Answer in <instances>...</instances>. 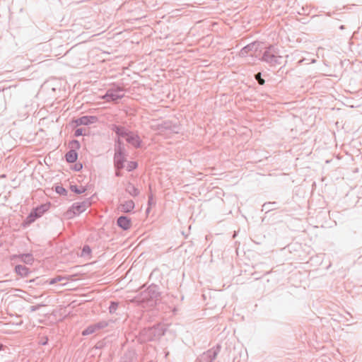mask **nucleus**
<instances>
[{
    "instance_id": "nucleus-15",
    "label": "nucleus",
    "mask_w": 362,
    "mask_h": 362,
    "mask_svg": "<svg viewBox=\"0 0 362 362\" xmlns=\"http://www.w3.org/2000/svg\"><path fill=\"white\" fill-rule=\"evenodd\" d=\"M115 154L117 155H126V150L124 148V145L120 140V139H117L115 141Z\"/></svg>"
},
{
    "instance_id": "nucleus-30",
    "label": "nucleus",
    "mask_w": 362,
    "mask_h": 362,
    "mask_svg": "<svg viewBox=\"0 0 362 362\" xmlns=\"http://www.w3.org/2000/svg\"><path fill=\"white\" fill-rule=\"evenodd\" d=\"M55 191L59 194H66V190L62 186H57Z\"/></svg>"
},
{
    "instance_id": "nucleus-12",
    "label": "nucleus",
    "mask_w": 362,
    "mask_h": 362,
    "mask_svg": "<svg viewBox=\"0 0 362 362\" xmlns=\"http://www.w3.org/2000/svg\"><path fill=\"white\" fill-rule=\"evenodd\" d=\"M126 160V155L114 156V164L117 170H121L124 168V163Z\"/></svg>"
},
{
    "instance_id": "nucleus-21",
    "label": "nucleus",
    "mask_w": 362,
    "mask_h": 362,
    "mask_svg": "<svg viewBox=\"0 0 362 362\" xmlns=\"http://www.w3.org/2000/svg\"><path fill=\"white\" fill-rule=\"evenodd\" d=\"M276 205V202H275L264 203L262 205V211L268 212L269 211L273 210L274 209V206H275Z\"/></svg>"
},
{
    "instance_id": "nucleus-23",
    "label": "nucleus",
    "mask_w": 362,
    "mask_h": 362,
    "mask_svg": "<svg viewBox=\"0 0 362 362\" xmlns=\"http://www.w3.org/2000/svg\"><path fill=\"white\" fill-rule=\"evenodd\" d=\"M38 218H40V216L33 209L30 212L29 216L27 217L26 221H27L28 223H31L34 222Z\"/></svg>"
},
{
    "instance_id": "nucleus-39",
    "label": "nucleus",
    "mask_w": 362,
    "mask_h": 362,
    "mask_svg": "<svg viewBox=\"0 0 362 362\" xmlns=\"http://www.w3.org/2000/svg\"><path fill=\"white\" fill-rule=\"evenodd\" d=\"M339 28L340 30H344V29H345V26H344V25H340V26L339 27Z\"/></svg>"
},
{
    "instance_id": "nucleus-11",
    "label": "nucleus",
    "mask_w": 362,
    "mask_h": 362,
    "mask_svg": "<svg viewBox=\"0 0 362 362\" xmlns=\"http://www.w3.org/2000/svg\"><path fill=\"white\" fill-rule=\"evenodd\" d=\"M134 209V202L132 200H128L120 204L118 209L123 213L131 212Z\"/></svg>"
},
{
    "instance_id": "nucleus-22",
    "label": "nucleus",
    "mask_w": 362,
    "mask_h": 362,
    "mask_svg": "<svg viewBox=\"0 0 362 362\" xmlns=\"http://www.w3.org/2000/svg\"><path fill=\"white\" fill-rule=\"evenodd\" d=\"M38 218H40V216L33 209L30 212L29 216L27 217L26 221H27L28 223H31L34 222Z\"/></svg>"
},
{
    "instance_id": "nucleus-28",
    "label": "nucleus",
    "mask_w": 362,
    "mask_h": 362,
    "mask_svg": "<svg viewBox=\"0 0 362 362\" xmlns=\"http://www.w3.org/2000/svg\"><path fill=\"white\" fill-rule=\"evenodd\" d=\"M64 279H66V278L64 277V276H57L55 278H53V279H50L49 281V284L52 285V284L58 283V282H59V281H62Z\"/></svg>"
},
{
    "instance_id": "nucleus-33",
    "label": "nucleus",
    "mask_w": 362,
    "mask_h": 362,
    "mask_svg": "<svg viewBox=\"0 0 362 362\" xmlns=\"http://www.w3.org/2000/svg\"><path fill=\"white\" fill-rule=\"evenodd\" d=\"M137 167V163L136 162H130L128 164L127 170L129 171H132V170L135 169Z\"/></svg>"
},
{
    "instance_id": "nucleus-2",
    "label": "nucleus",
    "mask_w": 362,
    "mask_h": 362,
    "mask_svg": "<svg viewBox=\"0 0 362 362\" xmlns=\"http://www.w3.org/2000/svg\"><path fill=\"white\" fill-rule=\"evenodd\" d=\"M160 296L158 287L156 285L149 286L145 291L141 293V301L150 303L151 305L153 302L156 301Z\"/></svg>"
},
{
    "instance_id": "nucleus-1",
    "label": "nucleus",
    "mask_w": 362,
    "mask_h": 362,
    "mask_svg": "<svg viewBox=\"0 0 362 362\" xmlns=\"http://www.w3.org/2000/svg\"><path fill=\"white\" fill-rule=\"evenodd\" d=\"M261 60L270 66H276L282 64L283 57L280 55L279 49L274 45H270L262 53Z\"/></svg>"
},
{
    "instance_id": "nucleus-19",
    "label": "nucleus",
    "mask_w": 362,
    "mask_h": 362,
    "mask_svg": "<svg viewBox=\"0 0 362 362\" xmlns=\"http://www.w3.org/2000/svg\"><path fill=\"white\" fill-rule=\"evenodd\" d=\"M18 257L21 259V262L27 264H32L34 261L33 255L30 253L21 254L18 255Z\"/></svg>"
},
{
    "instance_id": "nucleus-38",
    "label": "nucleus",
    "mask_w": 362,
    "mask_h": 362,
    "mask_svg": "<svg viewBox=\"0 0 362 362\" xmlns=\"http://www.w3.org/2000/svg\"><path fill=\"white\" fill-rule=\"evenodd\" d=\"M115 175H116V176H117V177L120 176L119 170H117Z\"/></svg>"
},
{
    "instance_id": "nucleus-36",
    "label": "nucleus",
    "mask_w": 362,
    "mask_h": 362,
    "mask_svg": "<svg viewBox=\"0 0 362 362\" xmlns=\"http://www.w3.org/2000/svg\"><path fill=\"white\" fill-rule=\"evenodd\" d=\"M81 168H82V165L81 164H76V166H75V169L76 170H80Z\"/></svg>"
},
{
    "instance_id": "nucleus-9",
    "label": "nucleus",
    "mask_w": 362,
    "mask_h": 362,
    "mask_svg": "<svg viewBox=\"0 0 362 362\" xmlns=\"http://www.w3.org/2000/svg\"><path fill=\"white\" fill-rule=\"evenodd\" d=\"M117 223L119 227L125 230L129 229L132 226L131 219L125 216H119L117 218Z\"/></svg>"
},
{
    "instance_id": "nucleus-41",
    "label": "nucleus",
    "mask_w": 362,
    "mask_h": 362,
    "mask_svg": "<svg viewBox=\"0 0 362 362\" xmlns=\"http://www.w3.org/2000/svg\"><path fill=\"white\" fill-rule=\"evenodd\" d=\"M1 245V244L0 243V246Z\"/></svg>"
},
{
    "instance_id": "nucleus-5",
    "label": "nucleus",
    "mask_w": 362,
    "mask_h": 362,
    "mask_svg": "<svg viewBox=\"0 0 362 362\" xmlns=\"http://www.w3.org/2000/svg\"><path fill=\"white\" fill-rule=\"evenodd\" d=\"M90 205L89 199H86L81 202H75L72 204L71 208L67 211L66 214L69 217L71 214L74 215L79 214L85 211Z\"/></svg>"
},
{
    "instance_id": "nucleus-40",
    "label": "nucleus",
    "mask_w": 362,
    "mask_h": 362,
    "mask_svg": "<svg viewBox=\"0 0 362 362\" xmlns=\"http://www.w3.org/2000/svg\"><path fill=\"white\" fill-rule=\"evenodd\" d=\"M3 348V345L1 344H0V350H1Z\"/></svg>"
},
{
    "instance_id": "nucleus-26",
    "label": "nucleus",
    "mask_w": 362,
    "mask_h": 362,
    "mask_svg": "<svg viewBox=\"0 0 362 362\" xmlns=\"http://www.w3.org/2000/svg\"><path fill=\"white\" fill-rule=\"evenodd\" d=\"M108 323L106 321H100L95 324L97 331L106 327Z\"/></svg>"
},
{
    "instance_id": "nucleus-8",
    "label": "nucleus",
    "mask_w": 362,
    "mask_h": 362,
    "mask_svg": "<svg viewBox=\"0 0 362 362\" xmlns=\"http://www.w3.org/2000/svg\"><path fill=\"white\" fill-rule=\"evenodd\" d=\"M97 121L95 116H83L75 120L76 125H88Z\"/></svg>"
},
{
    "instance_id": "nucleus-31",
    "label": "nucleus",
    "mask_w": 362,
    "mask_h": 362,
    "mask_svg": "<svg viewBox=\"0 0 362 362\" xmlns=\"http://www.w3.org/2000/svg\"><path fill=\"white\" fill-rule=\"evenodd\" d=\"M255 79L257 81V82L259 85L264 84L265 81L263 78H262L260 73H257V74H255Z\"/></svg>"
},
{
    "instance_id": "nucleus-16",
    "label": "nucleus",
    "mask_w": 362,
    "mask_h": 362,
    "mask_svg": "<svg viewBox=\"0 0 362 362\" xmlns=\"http://www.w3.org/2000/svg\"><path fill=\"white\" fill-rule=\"evenodd\" d=\"M16 273L21 277L28 276L30 273V270L25 266L18 264L15 267Z\"/></svg>"
},
{
    "instance_id": "nucleus-17",
    "label": "nucleus",
    "mask_w": 362,
    "mask_h": 362,
    "mask_svg": "<svg viewBox=\"0 0 362 362\" xmlns=\"http://www.w3.org/2000/svg\"><path fill=\"white\" fill-rule=\"evenodd\" d=\"M65 158L68 163H74L78 158V153L74 149H71L66 153Z\"/></svg>"
},
{
    "instance_id": "nucleus-3",
    "label": "nucleus",
    "mask_w": 362,
    "mask_h": 362,
    "mask_svg": "<svg viewBox=\"0 0 362 362\" xmlns=\"http://www.w3.org/2000/svg\"><path fill=\"white\" fill-rule=\"evenodd\" d=\"M124 96V92L122 88L116 87L109 88L105 95L103 96V98L106 100L107 102L110 101H117L119 99L122 98Z\"/></svg>"
},
{
    "instance_id": "nucleus-27",
    "label": "nucleus",
    "mask_w": 362,
    "mask_h": 362,
    "mask_svg": "<svg viewBox=\"0 0 362 362\" xmlns=\"http://www.w3.org/2000/svg\"><path fill=\"white\" fill-rule=\"evenodd\" d=\"M118 308V303L112 301L109 307V312L110 313H115Z\"/></svg>"
},
{
    "instance_id": "nucleus-32",
    "label": "nucleus",
    "mask_w": 362,
    "mask_h": 362,
    "mask_svg": "<svg viewBox=\"0 0 362 362\" xmlns=\"http://www.w3.org/2000/svg\"><path fill=\"white\" fill-rule=\"evenodd\" d=\"M91 250L88 245H85L82 250V255H89Z\"/></svg>"
},
{
    "instance_id": "nucleus-20",
    "label": "nucleus",
    "mask_w": 362,
    "mask_h": 362,
    "mask_svg": "<svg viewBox=\"0 0 362 362\" xmlns=\"http://www.w3.org/2000/svg\"><path fill=\"white\" fill-rule=\"evenodd\" d=\"M97 332L96 327H95V324L89 325L87 328H86L83 332L82 334L83 336L89 335Z\"/></svg>"
},
{
    "instance_id": "nucleus-7",
    "label": "nucleus",
    "mask_w": 362,
    "mask_h": 362,
    "mask_svg": "<svg viewBox=\"0 0 362 362\" xmlns=\"http://www.w3.org/2000/svg\"><path fill=\"white\" fill-rule=\"evenodd\" d=\"M126 140L135 148H139L141 146V140L139 136L134 132H129L126 136Z\"/></svg>"
},
{
    "instance_id": "nucleus-24",
    "label": "nucleus",
    "mask_w": 362,
    "mask_h": 362,
    "mask_svg": "<svg viewBox=\"0 0 362 362\" xmlns=\"http://www.w3.org/2000/svg\"><path fill=\"white\" fill-rule=\"evenodd\" d=\"M48 210V206L46 204H42L35 209H34V211H36V213L41 217L43 214Z\"/></svg>"
},
{
    "instance_id": "nucleus-4",
    "label": "nucleus",
    "mask_w": 362,
    "mask_h": 362,
    "mask_svg": "<svg viewBox=\"0 0 362 362\" xmlns=\"http://www.w3.org/2000/svg\"><path fill=\"white\" fill-rule=\"evenodd\" d=\"M219 351V346L209 349L208 351L204 352L202 355H200L195 362H213V361L216 358Z\"/></svg>"
},
{
    "instance_id": "nucleus-35",
    "label": "nucleus",
    "mask_w": 362,
    "mask_h": 362,
    "mask_svg": "<svg viewBox=\"0 0 362 362\" xmlns=\"http://www.w3.org/2000/svg\"><path fill=\"white\" fill-rule=\"evenodd\" d=\"M30 281H33V282L36 281L37 284H42V280L39 279V278H37V279H33V280H31Z\"/></svg>"
},
{
    "instance_id": "nucleus-37",
    "label": "nucleus",
    "mask_w": 362,
    "mask_h": 362,
    "mask_svg": "<svg viewBox=\"0 0 362 362\" xmlns=\"http://www.w3.org/2000/svg\"><path fill=\"white\" fill-rule=\"evenodd\" d=\"M152 200H153V197H152V195H151L148 198V204H151V203L152 202Z\"/></svg>"
},
{
    "instance_id": "nucleus-13",
    "label": "nucleus",
    "mask_w": 362,
    "mask_h": 362,
    "mask_svg": "<svg viewBox=\"0 0 362 362\" xmlns=\"http://www.w3.org/2000/svg\"><path fill=\"white\" fill-rule=\"evenodd\" d=\"M257 49V44L256 42L250 43L245 46L240 52V56L245 57L250 52L256 51Z\"/></svg>"
},
{
    "instance_id": "nucleus-14",
    "label": "nucleus",
    "mask_w": 362,
    "mask_h": 362,
    "mask_svg": "<svg viewBox=\"0 0 362 362\" xmlns=\"http://www.w3.org/2000/svg\"><path fill=\"white\" fill-rule=\"evenodd\" d=\"M111 129L120 137H126L129 132L125 127L117 126L116 124H113Z\"/></svg>"
},
{
    "instance_id": "nucleus-10",
    "label": "nucleus",
    "mask_w": 362,
    "mask_h": 362,
    "mask_svg": "<svg viewBox=\"0 0 362 362\" xmlns=\"http://www.w3.org/2000/svg\"><path fill=\"white\" fill-rule=\"evenodd\" d=\"M148 332H149L150 340H153L154 337H159L164 334V331L159 325L149 328Z\"/></svg>"
},
{
    "instance_id": "nucleus-6",
    "label": "nucleus",
    "mask_w": 362,
    "mask_h": 362,
    "mask_svg": "<svg viewBox=\"0 0 362 362\" xmlns=\"http://www.w3.org/2000/svg\"><path fill=\"white\" fill-rule=\"evenodd\" d=\"M177 127L173 125L170 120L162 121L160 123L158 124L157 129L159 131V134H161L165 130H169L171 132H176Z\"/></svg>"
},
{
    "instance_id": "nucleus-34",
    "label": "nucleus",
    "mask_w": 362,
    "mask_h": 362,
    "mask_svg": "<svg viewBox=\"0 0 362 362\" xmlns=\"http://www.w3.org/2000/svg\"><path fill=\"white\" fill-rule=\"evenodd\" d=\"M83 129H81V128H78L75 130L74 132V136H81L83 135Z\"/></svg>"
},
{
    "instance_id": "nucleus-18",
    "label": "nucleus",
    "mask_w": 362,
    "mask_h": 362,
    "mask_svg": "<svg viewBox=\"0 0 362 362\" xmlns=\"http://www.w3.org/2000/svg\"><path fill=\"white\" fill-rule=\"evenodd\" d=\"M125 190L128 194L133 197H136L139 194V190L130 182L127 185Z\"/></svg>"
},
{
    "instance_id": "nucleus-29",
    "label": "nucleus",
    "mask_w": 362,
    "mask_h": 362,
    "mask_svg": "<svg viewBox=\"0 0 362 362\" xmlns=\"http://www.w3.org/2000/svg\"><path fill=\"white\" fill-rule=\"evenodd\" d=\"M69 146L71 149H74L76 151L80 148V143L77 140H72L69 143Z\"/></svg>"
},
{
    "instance_id": "nucleus-25",
    "label": "nucleus",
    "mask_w": 362,
    "mask_h": 362,
    "mask_svg": "<svg viewBox=\"0 0 362 362\" xmlns=\"http://www.w3.org/2000/svg\"><path fill=\"white\" fill-rule=\"evenodd\" d=\"M70 189L75 192L76 194H80L86 192V188L84 187H78L77 185H71Z\"/></svg>"
}]
</instances>
